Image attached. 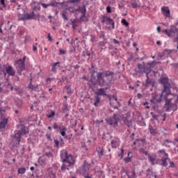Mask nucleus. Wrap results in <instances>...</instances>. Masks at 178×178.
I'll list each match as a JSON object with an SVG mask.
<instances>
[{"mask_svg":"<svg viewBox=\"0 0 178 178\" xmlns=\"http://www.w3.org/2000/svg\"><path fill=\"white\" fill-rule=\"evenodd\" d=\"M113 79V72L111 71H106L103 72L97 73L96 83L100 87H104V88H99L95 92L96 96L106 95V90H109L111 87V83Z\"/></svg>","mask_w":178,"mask_h":178,"instance_id":"f257e3e1","label":"nucleus"},{"mask_svg":"<svg viewBox=\"0 0 178 178\" xmlns=\"http://www.w3.org/2000/svg\"><path fill=\"white\" fill-rule=\"evenodd\" d=\"M160 83L163 86V90L161 92V98L165 99L167 105L170 106H176L175 104L170 103V101L175 98L173 93L170 92V83L169 79L166 77L161 78Z\"/></svg>","mask_w":178,"mask_h":178,"instance_id":"f03ea898","label":"nucleus"},{"mask_svg":"<svg viewBox=\"0 0 178 178\" xmlns=\"http://www.w3.org/2000/svg\"><path fill=\"white\" fill-rule=\"evenodd\" d=\"M60 159L63 162L61 166V170L65 172V170H69V166H73L75 163L74 157L72 154H69L67 151L63 150L60 152Z\"/></svg>","mask_w":178,"mask_h":178,"instance_id":"7ed1b4c3","label":"nucleus"},{"mask_svg":"<svg viewBox=\"0 0 178 178\" xmlns=\"http://www.w3.org/2000/svg\"><path fill=\"white\" fill-rule=\"evenodd\" d=\"M3 105H6V102L0 101V129H5L6 124H8V122H9V119L6 118V111L3 109L5 108Z\"/></svg>","mask_w":178,"mask_h":178,"instance_id":"20e7f679","label":"nucleus"},{"mask_svg":"<svg viewBox=\"0 0 178 178\" xmlns=\"http://www.w3.org/2000/svg\"><path fill=\"white\" fill-rule=\"evenodd\" d=\"M161 31L162 33H164V34H166V35H168V37H169L170 38L173 37V34H174V38L172 39V41L174 42H177L178 28L176 26L172 25L170 27V30L164 29V30H162Z\"/></svg>","mask_w":178,"mask_h":178,"instance_id":"39448f33","label":"nucleus"},{"mask_svg":"<svg viewBox=\"0 0 178 178\" xmlns=\"http://www.w3.org/2000/svg\"><path fill=\"white\" fill-rule=\"evenodd\" d=\"M20 129L15 131L14 138L18 143V145H20V141L22 140V136H26V134H29V129L27 127H24V125H20Z\"/></svg>","mask_w":178,"mask_h":178,"instance_id":"423d86ee","label":"nucleus"},{"mask_svg":"<svg viewBox=\"0 0 178 178\" xmlns=\"http://www.w3.org/2000/svg\"><path fill=\"white\" fill-rule=\"evenodd\" d=\"M26 56H24L22 59L15 60L14 63L15 67L17 69L19 75L22 76V72L26 69Z\"/></svg>","mask_w":178,"mask_h":178,"instance_id":"0eeeda50","label":"nucleus"},{"mask_svg":"<svg viewBox=\"0 0 178 178\" xmlns=\"http://www.w3.org/2000/svg\"><path fill=\"white\" fill-rule=\"evenodd\" d=\"M120 120V116L118 114H113L112 117H110L108 119H106V121L110 126H113L114 127H116L118 126V123H119Z\"/></svg>","mask_w":178,"mask_h":178,"instance_id":"6e6552de","label":"nucleus"},{"mask_svg":"<svg viewBox=\"0 0 178 178\" xmlns=\"http://www.w3.org/2000/svg\"><path fill=\"white\" fill-rule=\"evenodd\" d=\"M174 97H172V99L170 101V104H174L175 106H170L169 104H166L165 102V106L168 108V111H177V105L176 104H178V95L173 94Z\"/></svg>","mask_w":178,"mask_h":178,"instance_id":"1a4fd4ad","label":"nucleus"},{"mask_svg":"<svg viewBox=\"0 0 178 178\" xmlns=\"http://www.w3.org/2000/svg\"><path fill=\"white\" fill-rule=\"evenodd\" d=\"M138 67L141 73H145L146 77H148V74L151 73V67L143 64H138Z\"/></svg>","mask_w":178,"mask_h":178,"instance_id":"9d476101","label":"nucleus"},{"mask_svg":"<svg viewBox=\"0 0 178 178\" xmlns=\"http://www.w3.org/2000/svg\"><path fill=\"white\" fill-rule=\"evenodd\" d=\"M102 23H105L107 26H112V29H115V21L109 17L103 16L102 17Z\"/></svg>","mask_w":178,"mask_h":178,"instance_id":"9b49d317","label":"nucleus"},{"mask_svg":"<svg viewBox=\"0 0 178 178\" xmlns=\"http://www.w3.org/2000/svg\"><path fill=\"white\" fill-rule=\"evenodd\" d=\"M161 12L165 17H170V10L168 6H163L161 8Z\"/></svg>","mask_w":178,"mask_h":178,"instance_id":"f8f14e48","label":"nucleus"},{"mask_svg":"<svg viewBox=\"0 0 178 178\" xmlns=\"http://www.w3.org/2000/svg\"><path fill=\"white\" fill-rule=\"evenodd\" d=\"M112 148H118L120 145V140L119 138H114L111 141Z\"/></svg>","mask_w":178,"mask_h":178,"instance_id":"ddd939ff","label":"nucleus"},{"mask_svg":"<svg viewBox=\"0 0 178 178\" xmlns=\"http://www.w3.org/2000/svg\"><path fill=\"white\" fill-rule=\"evenodd\" d=\"M168 162L170 161V160L169 159V156H166L165 157H162L160 160V164L161 165V166L166 168V166H168Z\"/></svg>","mask_w":178,"mask_h":178,"instance_id":"4468645a","label":"nucleus"},{"mask_svg":"<svg viewBox=\"0 0 178 178\" xmlns=\"http://www.w3.org/2000/svg\"><path fill=\"white\" fill-rule=\"evenodd\" d=\"M6 72L8 76H15V74H16V72H15V70H13V67L12 66H8L6 68Z\"/></svg>","mask_w":178,"mask_h":178,"instance_id":"2eb2a0df","label":"nucleus"},{"mask_svg":"<svg viewBox=\"0 0 178 178\" xmlns=\"http://www.w3.org/2000/svg\"><path fill=\"white\" fill-rule=\"evenodd\" d=\"M90 170V164L88 163H87V161H85L83 167H82V172H83V173H88V170Z\"/></svg>","mask_w":178,"mask_h":178,"instance_id":"dca6fc26","label":"nucleus"},{"mask_svg":"<svg viewBox=\"0 0 178 178\" xmlns=\"http://www.w3.org/2000/svg\"><path fill=\"white\" fill-rule=\"evenodd\" d=\"M51 65H52L51 72H53V73H56L57 67H60V62L54 63L53 64H51Z\"/></svg>","mask_w":178,"mask_h":178,"instance_id":"f3484780","label":"nucleus"},{"mask_svg":"<svg viewBox=\"0 0 178 178\" xmlns=\"http://www.w3.org/2000/svg\"><path fill=\"white\" fill-rule=\"evenodd\" d=\"M126 175L128 178H136V170L132 171H127Z\"/></svg>","mask_w":178,"mask_h":178,"instance_id":"a211bd4d","label":"nucleus"},{"mask_svg":"<svg viewBox=\"0 0 178 178\" xmlns=\"http://www.w3.org/2000/svg\"><path fill=\"white\" fill-rule=\"evenodd\" d=\"M59 130L61 136L63 137H65V136H66V131H67V129L66 128V127L65 126L59 127Z\"/></svg>","mask_w":178,"mask_h":178,"instance_id":"6ab92c4d","label":"nucleus"},{"mask_svg":"<svg viewBox=\"0 0 178 178\" xmlns=\"http://www.w3.org/2000/svg\"><path fill=\"white\" fill-rule=\"evenodd\" d=\"M149 161L151 162V165L154 166L155 165V161H156V157L152 155H148Z\"/></svg>","mask_w":178,"mask_h":178,"instance_id":"aec40b11","label":"nucleus"},{"mask_svg":"<svg viewBox=\"0 0 178 178\" xmlns=\"http://www.w3.org/2000/svg\"><path fill=\"white\" fill-rule=\"evenodd\" d=\"M146 83H145V87H148V86H154V83H152V79H149V76H146Z\"/></svg>","mask_w":178,"mask_h":178,"instance_id":"412c9836","label":"nucleus"},{"mask_svg":"<svg viewBox=\"0 0 178 178\" xmlns=\"http://www.w3.org/2000/svg\"><path fill=\"white\" fill-rule=\"evenodd\" d=\"M158 154H159V156H161V158L166 157V156H169V154L168 153H166V152H165V149L159 150L158 152Z\"/></svg>","mask_w":178,"mask_h":178,"instance_id":"4be33fe9","label":"nucleus"},{"mask_svg":"<svg viewBox=\"0 0 178 178\" xmlns=\"http://www.w3.org/2000/svg\"><path fill=\"white\" fill-rule=\"evenodd\" d=\"M34 12H32L31 14H25V20H30L34 19Z\"/></svg>","mask_w":178,"mask_h":178,"instance_id":"5701e85b","label":"nucleus"},{"mask_svg":"<svg viewBox=\"0 0 178 178\" xmlns=\"http://www.w3.org/2000/svg\"><path fill=\"white\" fill-rule=\"evenodd\" d=\"M48 175L50 178H56V174L54 173V171H52V169L49 168L48 170Z\"/></svg>","mask_w":178,"mask_h":178,"instance_id":"b1692460","label":"nucleus"},{"mask_svg":"<svg viewBox=\"0 0 178 178\" xmlns=\"http://www.w3.org/2000/svg\"><path fill=\"white\" fill-rule=\"evenodd\" d=\"M94 101H95L94 102L95 106H98V104H99V102H101V98H99V96H95Z\"/></svg>","mask_w":178,"mask_h":178,"instance_id":"393cba45","label":"nucleus"},{"mask_svg":"<svg viewBox=\"0 0 178 178\" xmlns=\"http://www.w3.org/2000/svg\"><path fill=\"white\" fill-rule=\"evenodd\" d=\"M55 115H56L55 111L50 110V113L47 114V117L48 118V119H51V118H54V116H55Z\"/></svg>","mask_w":178,"mask_h":178,"instance_id":"a878e982","label":"nucleus"},{"mask_svg":"<svg viewBox=\"0 0 178 178\" xmlns=\"http://www.w3.org/2000/svg\"><path fill=\"white\" fill-rule=\"evenodd\" d=\"M96 175L99 178H104L105 175H104V172L101 170L96 171Z\"/></svg>","mask_w":178,"mask_h":178,"instance_id":"bb28decb","label":"nucleus"},{"mask_svg":"<svg viewBox=\"0 0 178 178\" xmlns=\"http://www.w3.org/2000/svg\"><path fill=\"white\" fill-rule=\"evenodd\" d=\"M131 5L133 9H136V8H138V4H137V1H136V0H132Z\"/></svg>","mask_w":178,"mask_h":178,"instance_id":"cd10ccee","label":"nucleus"},{"mask_svg":"<svg viewBox=\"0 0 178 178\" xmlns=\"http://www.w3.org/2000/svg\"><path fill=\"white\" fill-rule=\"evenodd\" d=\"M18 20H26V14H19Z\"/></svg>","mask_w":178,"mask_h":178,"instance_id":"c85d7f7f","label":"nucleus"},{"mask_svg":"<svg viewBox=\"0 0 178 178\" xmlns=\"http://www.w3.org/2000/svg\"><path fill=\"white\" fill-rule=\"evenodd\" d=\"M79 10H80L81 13H82V15H83V16L86 15V13L87 12V9L86 8V6H83L81 8H79Z\"/></svg>","mask_w":178,"mask_h":178,"instance_id":"c756f323","label":"nucleus"},{"mask_svg":"<svg viewBox=\"0 0 178 178\" xmlns=\"http://www.w3.org/2000/svg\"><path fill=\"white\" fill-rule=\"evenodd\" d=\"M18 173L19 175H24L26 173V168H20L18 169Z\"/></svg>","mask_w":178,"mask_h":178,"instance_id":"7c9ffc66","label":"nucleus"},{"mask_svg":"<svg viewBox=\"0 0 178 178\" xmlns=\"http://www.w3.org/2000/svg\"><path fill=\"white\" fill-rule=\"evenodd\" d=\"M104 148H99V150L98 151L99 158H102V156H104Z\"/></svg>","mask_w":178,"mask_h":178,"instance_id":"2f4dec72","label":"nucleus"},{"mask_svg":"<svg viewBox=\"0 0 178 178\" xmlns=\"http://www.w3.org/2000/svg\"><path fill=\"white\" fill-rule=\"evenodd\" d=\"M124 155V149H121V153L118 154V156L120 158V159H123Z\"/></svg>","mask_w":178,"mask_h":178,"instance_id":"473e14b6","label":"nucleus"},{"mask_svg":"<svg viewBox=\"0 0 178 178\" xmlns=\"http://www.w3.org/2000/svg\"><path fill=\"white\" fill-rule=\"evenodd\" d=\"M124 161L125 163H129V162H131V158L130 156H127L124 159Z\"/></svg>","mask_w":178,"mask_h":178,"instance_id":"72a5a7b5","label":"nucleus"},{"mask_svg":"<svg viewBox=\"0 0 178 178\" xmlns=\"http://www.w3.org/2000/svg\"><path fill=\"white\" fill-rule=\"evenodd\" d=\"M121 23L126 27H128L129 26V22H127V21L124 19H122Z\"/></svg>","mask_w":178,"mask_h":178,"instance_id":"f704fd0d","label":"nucleus"},{"mask_svg":"<svg viewBox=\"0 0 178 178\" xmlns=\"http://www.w3.org/2000/svg\"><path fill=\"white\" fill-rule=\"evenodd\" d=\"M147 65L149 66V67H154V66L156 65V62L152 61L151 63H147Z\"/></svg>","mask_w":178,"mask_h":178,"instance_id":"c9c22d12","label":"nucleus"},{"mask_svg":"<svg viewBox=\"0 0 178 178\" xmlns=\"http://www.w3.org/2000/svg\"><path fill=\"white\" fill-rule=\"evenodd\" d=\"M149 131H150V134H152V136H155V134H156V131L152 127L149 128Z\"/></svg>","mask_w":178,"mask_h":178,"instance_id":"e433bc0d","label":"nucleus"},{"mask_svg":"<svg viewBox=\"0 0 178 178\" xmlns=\"http://www.w3.org/2000/svg\"><path fill=\"white\" fill-rule=\"evenodd\" d=\"M112 101H115V102H117L118 98L115 96L110 98V104L112 105Z\"/></svg>","mask_w":178,"mask_h":178,"instance_id":"4c0bfd02","label":"nucleus"},{"mask_svg":"<svg viewBox=\"0 0 178 178\" xmlns=\"http://www.w3.org/2000/svg\"><path fill=\"white\" fill-rule=\"evenodd\" d=\"M67 51L66 50H63L62 49H59V55H66Z\"/></svg>","mask_w":178,"mask_h":178,"instance_id":"58836bf2","label":"nucleus"},{"mask_svg":"<svg viewBox=\"0 0 178 178\" xmlns=\"http://www.w3.org/2000/svg\"><path fill=\"white\" fill-rule=\"evenodd\" d=\"M29 88H30L31 90H33L34 91H37V87L34 86L32 84H30L29 86Z\"/></svg>","mask_w":178,"mask_h":178,"instance_id":"ea45409f","label":"nucleus"},{"mask_svg":"<svg viewBox=\"0 0 178 178\" xmlns=\"http://www.w3.org/2000/svg\"><path fill=\"white\" fill-rule=\"evenodd\" d=\"M66 92L67 94H72V89L70 88V86L66 87Z\"/></svg>","mask_w":178,"mask_h":178,"instance_id":"a19ab883","label":"nucleus"},{"mask_svg":"<svg viewBox=\"0 0 178 178\" xmlns=\"http://www.w3.org/2000/svg\"><path fill=\"white\" fill-rule=\"evenodd\" d=\"M81 0H70V3H79Z\"/></svg>","mask_w":178,"mask_h":178,"instance_id":"79ce46f5","label":"nucleus"},{"mask_svg":"<svg viewBox=\"0 0 178 178\" xmlns=\"http://www.w3.org/2000/svg\"><path fill=\"white\" fill-rule=\"evenodd\" d=\"M47 40L48 41H50V42H52V41H54V39H52V37H51V33H48Z\"/></svg>","mask_w":178,"mask_h":178,"instance_id":"37998d69","label":"nucleus"},{"mask_svg":"<svg viewBox=\"0 0 178 178\" xmlns=\"http://www.w3.org/2000/svg\"><path fill=\"white\" fill-rule=\"evenodd\" d=\"M106 12H107V13H112V10L111 8V6H108L106 7Z\"/></svg>","mask_w":178,"mask_h":178,"instance_id":"c03bdc74","label":"nucleus"},{"mask_svg":"<svg viewBox=\"0 0 178 178\" xmlns=\"http://www.w3.org/2000/svg\"><path fill=\"white\" fill-rule=\"evenodd\" d=\"M41 5L44 9H47L48 7H49V4H45L44 3H42Z\"/></svg>","mask_w":178,"mask_h":178,"instance_id":"a18cd8bd","label":"nucleus"},{"mask_svg":"<svg viewBox=\"0 0 178 178\" xmlns=\"http://www.w3.org/2000/svg\"><path fill=\"white\" fill-rule=\"evenodd\" d=\"M54 130H58V129H59V126H58V124H56V122H55L54 124V126H53Z\"/></svg>","mask_w":178,"mask_h":178,"instance_id":"49530a36","label":"nucleus"},{"mask_svg":"<svg viewBox=\"0 0 178 178\" xmlns=\"http://www.w3.org/2000/svg\"><path fill=\"white\" fill-rule=\"evenodd\" d=\"M113 42L114 44H117V45H120V42H119V40H116V39H113Z\"/></svg>","mask_w":178,"mask_h":178,"instance_id":"de8ad7c7","label":"nucleus"},{"mask_svg":"<svg viewBox=\"0 0 178 178\" xmlns=\"http://www.w3.org/2000/svg\"><path fill=\"white\" fill-rule=\"evenodd\" d=\"M54 144L56 145V147H59V141L58 140H54Z\"/></svg>","mask_w":178,"mask_h":178,"instance_id":"09e8293b","label":"nucleus"},{"mask_svg":"<svg viewBox=\"0 0 178 178\" xmlns=\"http://www.w3.org/2000/svg\"><path fill=\"white\" fill-rule=\"evenodd\" d=\"M175 163L173 161H170V168H175Z\"/></svg>","mask_w":178,"mask_h":178,"instance_id":"8fccbe9b","label":"nucleus"},{"mask_svg":"<svg viewBox=\"0 0 178 178\" xmlns=\"http://www.w3.org/2000/svg\"><path fill=\"white\" fill-rule=\"evenodd\" d=\"M169 143H172V141H170L169 140L166 139L164 142V145H168V144H169Z\"/></svg>","mask_w":178,"mask_h":178,"instance_id":"3c124183","label":"nucleus"},{"mask_svg":"<svg viewBox=\"0 0 178 178\" xmlns=\"http://www.w3.org/2000/svg\"><path fill=\"white\" fill-rule=\"evenodd\" d=\"M152 175H155V174H154V172H151V174H150V173H148V174L147 175V177H149V178H154V177H152Z\"/></svg>","mask_w":178,"mask_h":178,"instance_id":"603ef678","label":"nucleus"},{"mask_svg":"<svg viewBox=\"0 0 178 178\" xmlns=\"http://www.w3.org/2000/svg\"><path fill=\"white\" fill-rule=\"evenodd\" d=\"M0 3L1 5H3V8H5V0H1Z\"/></svg>","mask_w":178,"mask_h":178,"instance_id":"864d4df0","label":"nucleus"},{"mask_svg":"<svg viewBox=\"0 0 178 178\" xmlns=\"http://www.w3.org/2000/svg\"><path fill=\"white\" fill-rule=\"evenodd\" d=\"M33 51H34V52H37V47L35 45H33Z\"/></svg>","mask_w":178,"mask_h":178,"instance_id":"5fc2aeb1","label":"nucleus"},{"mask_svg":"<svg viewBox=\"0 0 178 178\" xmlns=\"http://www.w3.org/2000/svg\"><path fill=\"white\" fill-rule=\"evenodd\" d=\"M137 97L140 99V98H143V95L141 93H138L137 95Z\"/></svg>","mask_w":178,"mask_h":178,"instance_id":"6e6d98bb","label":"nucleus"},{"mask_svg":"<svg viewBox=\"0 0 178 178\" xmlns=\"http://www.w3.org/2000/svg\"><path fill=\"white\" fill-rule=\"evenodd\" d=\"M84 177L85 178H92V175H84Z\"/></svg>","mask_w":178,"mask_h":178,"instance_id":"4d7b16f0","label":"nucleus"},{"mask_svg":"<svg viewBox=\"0 0 178 178\" xmlns=\"http://www.w3.org/2000/svg\"><path fill=\"white\" fill-rule=\"evenodd\" d=\"M40 5H38V6H34L33 9L34 10H35V9L40 10Z\"/></svg>","mask_w":178,"mask_h":178,"instance_id":"13d9d810","label":"nucleus"},{"mask_svg":"<svg viewBox=\"0 0 178 178\" xmlns=\"http://www.w3.org/2000/svg\"><path fill=\"white\" fill-rule=\"evenodd\" d=\"M0 34H3V31L2 30V26L0 25Z\"/></svg>","mask_w":178,"mask_h":178,"instance_id":"bf43d9fd","label":"nucleus"},{"mask_svg":"<svg viewBox=\"0 0 178 178\" xmlns=\"http://www.w3.org/2000/svg\"><path fill=\"white\" fill-rule=\"evenodd\" d=\"M172 88H173V90H174L175 91H176V92H178V88H177V87L175 86V87H173Z\"/></svg>","mask_w":178,"mask_h":178,"instance_id":"052dcab7","label":"nucleus"},{"mask_svg":"<svg viewBox=\"0 0 178 178\" xmlns=\"http://www.w3.org/2000/svg\"><path fill=\"white\" fill-rule=\"evenodd\" d=\"M143 154H144V155H145L146 156H148V155H149V154H148V152H147V151H144V152H143Z\"/></svg>","mask_w":178,"mask_h":178,"instance_id":"680f3d73","label":"nucleus"},{"mask_svg":"<svg viewBox=\"0 0 178 178\" xmlns=\"http://www.w3.org/2000/svg\"><path fill=\"white\" fill-rule=\"evenodd\" d=\"M134 136H135V135H134V133H132L131 135V136H130L131 138V140H134Z\"/></svg>","mask_w":178,"mask_h":178,"instance_id":"e2e57ef3","label":"nucleus"},{"mask_svg":"<svg viewBox=\"0 0 178 178\" xmlns=\"http://www.w3.org/2000/svg\"><path fill=\"white\" fill-rule=\"evenodd\" d=\"M152 118H153L154 119H158V115H152Z\"/></svg>","mask_w":178,"mask_h":178,"instance_id":"0e129e2a","label":"nucleus"},{"mask_svg":"<svg viewBox=\"0 0 178 178\" xmlns=\"http://www.w3.org/2000/svg\"><path fill=\"white\" fill-rule=\"evenodd\" d=\"M157 31H158L159 33H161V27H160V26H158V27H157Z\"/></svg>","mask_w":178,"mask_h":178,"instance_id":"69168bd1","label":"nucleus"},{"mask_svg":"<svg viewBox=\"0 0 178 178\" xmlns=\"http://www.w3.org/2000/svg\"><path fill=\"white\" fill-rule=\"evenodd\" d=\"M12 3H16V0H10Z\"/></svg>","mask_w":178,"mask_h":178,"instance_id":"338daca9","label":"nucleus"},{"mask_svg":"<svg viewBox=\"0 0 178 178\" xmlns=\"http://www.w3.org/2000/svg\"><path fill=\"white\" fill-rule=\"evenodd\" d=\"M47 81L48 82V81H52V79H51V78H47Z\"/></svg>","mask_w":178,"mask_h":178,"instance_id":"774afa93","label":"nucleus"}]
</instances>
